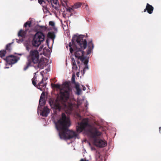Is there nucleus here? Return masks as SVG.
<instances>
[{"label":"nucleus","instance_id":"obj_7","mask_svg":"<svg viewBox=\"0 0 161 161\" xmlns=\"http://www.w3.org/2000/svg\"><path fill=\"white\" fill-rule=\"evenodd\" d=\"M31 27V21H27L24 25V27L25 28V30H20L18 33V36L22 38H25L26 36L27 33H29L31 31L29 28Z\"/></svg>","mask_w":161,"mask_h":161},{"label":"nucleus","instance_id":"obj_21","mask_svg":"<svg viewBox=\"0 0 161 161\" xmlns=\"http://www.w3.org/2000/svg\"><path fill=\"white\" fill-rule=\"evenodd\" d=\"M6 53V50H3L0 51V57L3 58L4 57Z\"/></svg>","mask_w":161,"mask_h":161},{"label":"nucleus","instance_id":"obj_14","mask_svg":"<svg viewBox=\"0 0 161 161\" xmlns=\"http://www.w3.org/2000/svg\"><path fill=\"white\" fill-rule=\"evenodd\" d=\"M43 79L44 78H42L41 81L38 83L37 86L38 89H40L42 91H43L42 88H44L46 87L45 83H44L43 82Z\"/></svg>","mask_w":161,"mask_h":161},{"label":"nucleus","instance_id":"obj_6","mask_svg":"<svg viewBox=\"0 0 161 161\" xmlns=\"http://www.w3.org/2000/svg\"><path fill=\"white\" fill-rule=\"evenodd\" d=\"M45 36L41 32H37L34 36L31 41L32 46L35 47H38L44 39Z\"/></svg>","mask_w":161,"mask_h":161},{"label":"nucleus","instance_id":"obj_31","mask_svg":"<svg viewBox=\"0 0 161 161\" xmlns=\"http://www.w3.org/2000/svg\"><path fill=\"white\" fill-rule=\"evenodd\" d=\"M40 28L43 30H45L46 28V27L43 26H39Z\"/></svg>","mask_w":161,"mask_h":161},{"label":"nucleus","instance_id":"obj_3","mask_svg":"<svg viewBox=\"0 0 161 161\" xmlns=\"http://www.w3.org/2000/svg\"><path fill=\"white\" fill-rule=\"evenodd\" d=\"M84 38V36L82 35L79 36L75 35L72 40L74 51L75 52V56L82 62H83L85 59V57L84 56V52L83 50L87 46L86 40Z\"/></svg>","mask_w":161,"mask_h":161},{"label":"nucleus","instance_id":"obj_2","mask_svg":"<svg viewBox=\"0 0 161 161\" xmlns=\"http://www.w3.org/2000/svg\"><path fill=\"white\" fill-rule=\"evenodd\" d=\"M55 124L61 139H70L77 136V135L75 132L69 129L68 128L70 125V121L64 113L62 114L61 118Z\"/></svg>","mask_w":161,"mask_h":161},{"label":"nucleus","instance_id":"obj_29","mask_svg":"<svg viewBox=\"0 0 161 161\" xmlns=\"http://www.w3.org/2000/svg\"><path fill=\"white\" fill-rule=\"evenodd\" d=\"M75 84V87L76 89H77L80 88L79 85L78 83H75V84Z\"/></svg>","mask_w":161,"mask_h":161},{"label":"nucleus","instance_id":"obj_28","mask_svg":"<svg viewBox=\"0 0 161 161\" xmlns=\"http://www.w3.org/2000/svg\"><path fill=\"white\" fill-rule=\"evenodd\" d=\"M49 25L52 26H54L55 25V23L53 21H51L49 22Z\"/></svg>","mask_w":161,"mask_h":161},{"label":"nucleus","instance_id":"obj_26","mask_svg":"<svg viewBox=\"0 0 161 161\" xmlns=\"http://www.w3.org/2000/svg\"><path fill=\"white\" fill-rule=\"evenodd\" d=\"M75 75H73L72 78H71V81L72 82L73 84H75Z\"/></svg>","mask_w":161,"mask_h":161},{"label":"nucleus","instance_id":"obj_13","mask_svg":"<svg viewBox=\"0 0 161 161\" xmlns=\"http://www.w3.org/2000/svg\"><path fill=\"white\" fill-rule=\"evenodd\" d=\"M49 112L50 111L49 109L46 107H44L43 109L41 114L43 116L47 117L49 113Z\"/></svg>","mask_w":161,"mask_h":161},{"label":"nucleus","instance_id":"obj_5","mask_svg":"<svg viewBox=\"0 0 161 161\" xmlns=\"http://www.w3.org/2000/svg\"><path fill=\"white\" fill-rule=\"evenodd\" d=\"M39 53L37 50H31L27 57V61L24 68V70H26L29 67L31 66L32 63L37 64L39 62Z\"/></svg>","mask_w":161,"mask_h":161},{"label":"nucleus","instance_id":"obj_4","mask_svg":"<svg viewBox=\"0 0 161 161\" xmlns=\"http://www.w3.org/2000/svg\"><path fill=\"white\" fill-rule=\"evenodd\" d=\"M86 133L88 136L94 139V144L97 147L102 148L106 145L107 143L105 141L96 137L100 136L102 134L97 128H90L86 131Z\"/></svg>","mask_w":161,"mask_h":161},{"label":"nucleus","instance_id":"obj_10","mask_svg":"<svg viewBox=\"0 0 161 161\" xmlns=\"http://www.w3.org/2000/svg\"><path fill=\"white\" fill-rule=\"evenodd\" d=\"M45 103V93L44 92H43L42 93L40 98L38 107L40 106H42L44 105Z\"/></svg>","mask_w":161,"mask_h":161},{"label":"nucleus","instance_id":"obj_37","mask_svg":"<svg viewBox=\"0 0 161 161\" xmlns=\"http://www.w3.org/2000/svg\"><path fill=\"white\" fill-rule=\"evenodd\" d=\"M76 62H77V64H80V61L79 60H77Z\"/></svg>","mask_w":161,"mask_h":161},{"label":"nucleus","instance_id":"obj_41","mask_svg":"<svg viewBox=\"0 0 161 161\" xmlns=\"http://www.w3.org/2000/svg\"><path fill=\"white\" fill-rule=\"evenodd\" d=\"M40 48H42V47H40Z\"/></svg>","mask_w":161,"mask_h":161},{"label":"nucleus","instance_id":"obj_39","mask_svg":"<svg viewBox=\"0 0 161 161\" xmlns=\"http://www.w3.org/2000/svg\"><path fill=\"white\" fill-rule=\"evenodd\" d=\"M46 2L45 1H44V2H43V5L44 4V3H45Z\"/></svg>","mask_w":161,"mask_h":161},{"label":"nucleus","instance_id":"obj_40","mask_svg":"<svg viewBox=\"0 0 161 161\" xmlns=\"http://www.w3.org/2000/svg\"><path fill=\"white\" fill-rule=\"evenodd\" d=\"M19 55H21V54H19Z\"/></svg>","mask_w":161,"mask_h":161},{"label":"nucleus","instance_id":"obj_22","mask_svg":"<svg viewBox=\"0 0 161 161\" xmlns=\"http://www.w3.org/2000/svg\"><path fill=\"white\" fill-rule=\"evenodd\" d=\"M69 51L71 53H72L74 51V49L73 47V44H72L71 42H69Z\"/></svg>","mask_w":161,"mask_h":161},{"label":"nucleus","instance_id":"obj_34","mask_svg":"<svg viewBox=\"0 0 161 161\" xmlns=\"http://www.w3.org/2000/svg\"><path fill=\"white\" fill-rule=\"evenodd\" d=\"M80 161H88L85 159L81 158Z\"/></svg>","mask_w":161,"mask_h":161},{"label":"nucleus","instance_id":"obj_38","mask_svg":"<svg viewBox=\"0 0 161 161\" xmlns=\"http://www.w3.org/2000/svg\"><path fill=\"white\" fill-rule=\"evenodd\" d=\"M161 129V127H159V131L160 132V131Z\"/></svg>","mask_w":161,"mask_h":161},{"label":"nucleus","instance_id":"obj_12","mask_svg":"<svg viewBox=\"0 0 161 161\" xmlns=\"http://www.w3.org/2000/svg\"><path fill=\"white\" fill-rule=\"evenodd\" d=\"M88 49L87 52V54L88 55L92 52L94 48V45L92 42V41L89 42L88 43Z\"/></svg>","mask_w":161,"mask_h":161},{"label":"nucleus","instance_id":"obj_25","mask_svg":"<svg viewBox=\"0 0 161 161\" xmlns=\"http://www.w3.org/2000/svg\"><path fill=\"white\" fill-rule=\"evenodd\" d=\"M67 8H66V10L67 11L69 12L70 13H71L72 11H73V8L72 7V8L69 7L68 6V7H67Z\"/></svg>","mask_w":161,"mask_h":161},{"label":"nucleus","instance_id":"obj_33","mask_svg":"<svg viewBox=\"0 0 161 161\" xmlns=\"http://www.w3.org/2000/svg\"><path fill=\"white\" fill-rule=\"evenodd\" d=\"M88 63V61L87 60H85L84 61V63L86 65Z\"/></svg>","mask_w":161,"mask_h":161},{"label":"nucleus","instance_id":"obj_35","mask_svg":"<svg viewBox=\"0 0 161 161\" xmlns=\"http://www.w3.org/2000/svg\"><path fill=\"white\" fill-rule=\"evenodd\" d=\"M82 86H83V90L84 91H85L86 90V88L85 86H83V85H82Z\"/></svg>","mask_w":161,"mask_h":161},{"label":"nucleus","instance_id":"obj_1","mask_svg":"<svg viewBox=\"0 0 161 161\" xmlns=\"http://www.w3.org/2000/svg\"><path fill=\"white\" fill-rule=\"evenodd\" d=\"M63 85L64 86V90L63 91L60 92V96L57 97L55 101L54 99L50 98L49 103L51 106H53L55 109L59 111L66 109L72 110L73 104L70 101H69L71 89L69 87V83L67 81L64 82Z\"/></svg>","mask_w":161,"mask_h":161},{"label":"nucleus","instance_id":"obj_18","mask_svg":"<svg viewBox=\"0 0 161 161\" xmlns=\"http://www.w3.org/2000/svg\"><path fill=\"white\" fill-rule=\"evenodd\" d=\"M60 1L62 6L65 8L68 7L67 0H60Z\"/></svg>","mask_w":161,"mask_h":161},{"label":"nucleus","instance_id":"obj_17","mask_svg":"<svg viewBox=\"0 0 161 161\" xmlns=\"http://www.w3.org/2000/svg\"><path fill=\"white\" fill-rule=\"evenodd\" d=\"M55 36L54 33L53 32H49L47 34V37L48 38H50L53 40L55 38Z\"/></svg>","mask_w":161,"mask_h":161},{"label":"nucleus","instance_id":"obj_36","mask_svg":"<svg viewBox=\"0 0 161 161\" xmlns=\"http://www.w3.org/2000/svg\"><path fill=\"white\" fill-rule=\"evenodd\" d=\"M29 49H30V48L28 47H26V50H27L28 51H29Z\"/></svg>","mask_w":161,"mask_h":161},{"label":"nucleus","instance_id":"obj_19","mask_svg":"<svg viewBox=\"0 0 161 161\" xmlns=\"http://www.w3.org/2000/svg\"><path fill=\"white\" fill-rule=\"evenodd\" d=\"M81 3H75L72 6V7L73 8H77L81 6Z\"/></svg>","mask_w":161,"mask_h":161},{"label":"nucleus","instance_id":"obj_30","mask_svg":"<svg viewBox=\"0 0 161 161\" xmlns=\"http://www.w3.org/2000/svg\"><path fill=\"white\" fill-rule=\"evenodd\" d=\"M38 3L40 4H42L43 5V2H44V0H38Z\"/></svg>","mask_w":161,"mask_h":161},{"label":"nucleus","instance_id":"obj_20","mask_svg":"<svg viewBox=\"0 0 161 161\" xmlns=\"http://www.w3.org/2000/svg\"><path fill=\"white\" fill-rule=\"evenodd\" d=\"M36 77L35 76V75L34 77L32 79V82L34 86L37 87V85H36Z\"/></svg>","mask_w":161,"mask_h":161},{"label":"nucleus","instance_id":"obj_16","mask_svg":"<svg viewBox=\"0 0 161 161\" xmlns=\"http://www.w3.org/2000/svg\"><path fill=\"white\" fill-rule=\"evenodd\" d=\"M72 68L73 70H77L78 67L76 64L75 60L74 58H71Z\"/></svg>","mask_w":161,"mask_h":161},{"label":"nucleus","instance_id":"obj_11","mask_svg":"<svg viewBox=\"0 0 161 161\" xmlns=\"http://www.w3.org/2000/svg\"><path fill=\"white\" fill-rule=\"evenodd\" d=\"M153 7L147 3L146 4V8L144 9V12H146L147 11L148 14H151L153 13Z\"/></svg>","mask_w":161,"mask_h":161},{"label":"nucleus","instance_id":"obj_9","mask_svg":"<svg viewBox=\"0 0 161 161\" xmlns=\"http://www.w3.org/2000/svg\"><path fill=\"white\" fill-rule=\"evenodd\" d=\"M90 125L87 122H81L79 125L76 126V131L78 132H81L86 127L90 126Z\"/></svg>","mask_w":161,"mask_h":161},{"label":"nucleus","instance_id":"obj_23","mask_svg":"<svg viewBox=\"0 0 161 161\" xmlns=\"http://www.w3.org/2000/svg\"><path fill=\"white\" fill-rule=\"evenodd\" d=\"M52 85L53 87L58 89H60V85L59 84H52Z\"/></svg>","mask_w":161,"mask_h":161},{"label":"nucleus","instance_id":"obj_32","mask_svg":"<svg viewBox=\"0 0 161 161\" xmlns=\"http://www.w3.org/2000/svg\"><path fill=\"white\" fill-rule=\"evenodd\" d=\"M88 69V67L87 65H86L85 67V68L83 69V74H84L85 73V69Z\"/></svg>","mask_w":161,"mask_h":161},{"label":"nucleus","instance_id":"obj_24","mask_svg":"<svg viewBox=\"0 0 161 161\" xmlns=\"http://www.w3.org/2000/svg\"><path fill=\"white\" fill-rule=\"evenodd\" d=\"M11 43H9L8 44H7L6 46V50H7L8 51H10L11 49L10 48V47L11 46Z\"/></svg>","mask_w":161,"mask_h":161},{"label":"nucleus","instance_id":"obj_42","mask_svg":"<svg viewBox=\"0 0 161 161\" xmlns=\"http://www.w3.org/2000/svg\"><path fill=\"white\" fill-rule=\"evenodd\" d=\"M86 6H87H87H87V5H86Z\"/></svg>","mask_w":161,"mask_h":161},{"label":"nucleus","instance_id":"obj_15","mask_svg":"<svg viewBox=\"0 0 161 161\" xmlns=\"http://www.w3.org/2000/svg\"><path fill=\"white\" fill-rule=\"evenodd\" d=\"M38 63V67L41 69H43L45 65L44 60L41 59L39 61Z\"/></svg>","mask_w":161,"mask_h":161},{"label":"nucleus","instance_id":"obj_8","mask_svg":"<svg viewBox=\"0 0 161 161\" xmlns=\"http://www.w3.org/2000/svg\"><path fill=\"white\" fill-rule=\"evenodd\" d=\"M4 59L9 64H14L18 61L16 57L13 55L7 56Z\"/></svg>","mask_w":161,"mask_h":161},{"label":"nucleus","instance_id":"obj_27","mask_svg":"<svg viewBox=\"0 0 161 161\" xmlns=\"http://www.w3.org/2000/svg\"><path fill=\"white\" fill-rule=\"evenodd\" d=\"M76 93L77 95H79L80 94L81 92V90L80 88H79L76 89Z\"/></svg>","mask_w":161,"mask_h":161}]
</instances>
